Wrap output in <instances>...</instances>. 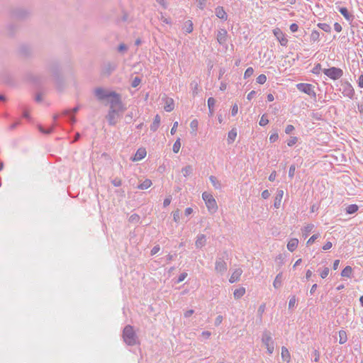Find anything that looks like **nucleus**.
Here are the masks:
<instances>
[{"label": "nucleus", "instance_id": "2", "mask_svg": "<svg viewBox=\"0 0 363 363\" xmlns=\"http://www.w3.org/2000/svg\"><path fill=\"white\" fill-rule=\"evenodd\" d=\"M110 107L109 109L125 111V107L122 103L121 95L115 91L112 93V95L108 99Z\"/></svg>", "mask_w": 363, "mask_h": 363}, {"label": "nucleus", "instance_id": "17", "mask_svg": "<svg viewBox=\"0 0 363 363\" xmlns=\"http://www.w3.org/2000/svg\"><path fill=\"white\" fill-rule=\"evenodd\" d=\"M242 273V270L240 268L236 269L231 274V276L229 279V281L230 283H234V282L238 281Z\"/></svg>", "mask_w": 363, "mask_h": 363}, {"label": "nucleus", "instance_id": "63", "mask_svg": "<svg viewBox=\"0 0 363 363\" xmlns=\"http://www.w3.org/2000/svg\"><path fill=\"white\" fill-rule=\"evenodd\" d=\"M238 105L236 104H235L232 106V109H231V114H232V116H235L238 113Z\"/></svg>", "mask_w": 363, "mask_h": 363}, {"label": "nucleus", "instance_id": "23", "mask_svg": "<svg viewBox=\"0 0 363 363\" xmlns=\"http://www.w3.org/2000/svg\"><path fill=\"white\" fill-rule=\"evenodd\" d=\"M281 358L283 361L289 362L291 359L290 353L286 347H281Z\"/></svg>", "mask_w": 363, "mask_h": 363}, {"label": "nucleus", "instance_id": "11", "mask_svg": "<svg viewBox=\"0 0 363 363\" xmlns=\"http://www.w3.org/2000/svg\"><path fill=\"white\" fill-rule=\"evenodd\" d=\"M217 41L220 45L226 44L228 40V32L225 28H220L218 31Z\"/></svg>", "mask_w": 363, "mask_h": 363}, {"label": "nucleus", "instance_id": "30", "mask_svg": "<svg viewBox=\"0 0 363 363\" xmlns=\"http://www.w3.org/2000/svg\"><path fill=\"white\" fill-rule=\"evenodd\" d=\"M209 180L211 182L212 185L217 189H220L221 188L220 182L217 179L216 177L211 175L209 177Z\"/></svg>", "mask_w": 363, "mask_h": 363}, {"label": "nucleus", "instance_id": "27", "mask_svg": "<svg viewBox=\"0 0 363 363\" xmlns=\"http://www.w3.org/2000/svg\"><path fill=\"white\" fill-rule=\"evenodd\" d=\"M352 268L350 266H347L342 269L341 276L343 277L350 278L352 277Z\"/></svg>", "mask_w": 363, "mask_h": 363}, {"label": "nucleus", "instance_id": "47", "mask_svg": "<svg viewBox=\"0 0 363 363\" xmlns=\"http://www.w3.org/2000/svg\"><path fill=\"white\" fill-rule=\"evenodd\" d=\"M264 310H265V304L263 303L261 306H259L258 311H257V314L260 319H262V315L264 312Z\"/></svg>", "mask_w": 363, "mask_h": 363}, {"label": "nucleus", "instance_id": "16", "mask_svg": "<svg viewBox=\"0 0 363 363\" xmlns=\"http://www.w3.org/2000/svg\"><path fill=\"white\" fill-rule=\"evenodd\" d=\"M206 235L203 234H199L197 235L195 245L197 248H201L206 245Z\"/></svg>", "mask_w": 363, "mask_h": 363}, {"label": "nucleus", "instance_id": "48", "mask_svg": "<svg viewBox=\"0 0 363 363\" xmlns=\"http://www.w3.org/2000/svg\"><path fill=\"white\" fill-rule=\"evenodd\" d=\"M141 82V79L140 77H135L133 81H132V83H131V85L133 87L135 88L137 87Z\"/></svg>", "mask_w": 363, "mask_h": 363}, {"label": "nucleus", "instance_id": "44", "mask_svg": "<svg viewBox=\"0 0 363 363\" xmlns=\"http://www.w3.org/2000/svg\"><path fill=\"white\" fill-rule=\"evenodd\" d=\"M254 73V69L252 67H248L245 72V74H244V78L245 79H247L249 78L250 77H251Z\"/></svg>", "mask_w": 363, "mask_h": 363}, {"label": "nucleus", "instance_id": "54", "mask_svg": "<svg viewBox=\"0 0 363 363\" xmlns=\"http://www.w3.org/2000/svg\"><path fill=\"white\" fill-rule=\"evenodd\" d=\"M128 50V47L124 43H121L118 47V51L119 52H125Z\"/></svg>", "mask_w": 363, "mask_h": 363}, {"label": "nucleus", "instance_id": "7", "mask_svg": "<svg viewBox=\"0 0 363 363\" xmlns=\"http://www.w3.org/2000/svg\"><path fill=\"white\" fill-rule=\"evenodd\" d=\"M323 72L329 78L333 80H337L341 78L343 75V71L340 68L330 67L328 69H323Z\"/></svg>", "mask_w": 363, "mask_h": 363}, {"label": "nucleus", "instance_id": "31", "mask_svg": "<svg viewBox=\"0 0 363 363\" xmlns=\"http://www.w3.org/2000/svg\"><path fill=\"white\" fill-rule=\"evenodd\" d=\"M152 184V181L150 179H147L143 183L139 184L137 188L143 190L147 189L151 186Z\"/></svg>", "mask_w": 363, "mask_h": 363}, {"label": "nucleus", "instance_id": "50", "mask_svg": "<svg viewBox=\"0 0 363 363\" xmlns=\"http://www.w3.org/2000/svg\"><path fill=\"white\" fill-rule=\"evenodd\" d=\"M322 70L321 65L318 63L315 65V67L312 69V72L315 74H318Z\"/></svg>", "mask_w": 363, "mask_h": 363}, {"label": "nucleus", "instance_id": "37", "mask_svg": "<svg viewBox=\"0 0 363 363\" xmlns=\"http://www.w3.org/2000/svg\"><path fill=\"white\" fill-rule=\"evenodd\" d=\"M317 26L326 33L331 32V27L329 24L325 23H319L317 24Z\"/></svg>", "mask_w": 363, "mask_h": 363}, {"label": "nucleus", "instance_id": "62", "mask_svg": "<svg viewBox=\"0 0 363 363\" xmlns=\"http://www.w3.org/2000/svg\"><path fill=\"white\" fill-rule=\"evenodd\" d=\"M160 247L158 245L154 246L152 247V249L151 250V252H150L151 255H154L157 254L160 251Z\"/></svg>", "mask_w": 363, "mask_h": 363}, {"label": "nucleus", "instance_id": "36", "mask_svg": "<svg viewBox=\"0 0 363 363\" xmlns=\"http://www.w3.org/2000/svg\"><path fill=\"white\" fill-rule=\"evenodd\" d=\"M281 279L282 273L278 274L273 283L274 288L278 289L281 286Z\"/></svg>", "mask_w": 363, "mask_h": 363}, {"label": "nucleus", "instance_id": "18", "mask_svg": "<svg viewBox=\"0 0 363 363\" xmlns=\"http://www.w3.org/2000/svg\"><path fill=\"white\" fill-rule=\"evenodd\" d=\"M342 93L344 96L352 99L354 96V91L350 84H347Z\"/></svg>", "mask_w": 363, "mask_h": 363}, {"label": "nucleus", "instance_id": "53", "mask_svg": "<svg viewBox=\"0 0 363 363\" xmlns=\"http://www.w3.org/2000/svg\"><path fill=\"white\" fill-rule=\"evenodd\" d=\"M295 170H296V166L295 164H291L289 167V177L292 179L294 177V174H295Z\"/></svg>", "mask_w": 363, "mask_h": 363}, {"label": "nucleus", "instance_id": "10", "mask_svg": "<svg viewBox=\"0 0 363 363\" xmlns=\"http://www.w3.org/2000/svg\"><path fill=\"white\" fill-rule=\"evenodd\" d=\"M273 33L282 46H286L288 40L279 28H277L274 29Z\"/></svg>", "mask_w": 363, "mask_h": 363}, {"label": "nucleus", "instance_id": "21", "mask_svg": "<svg viewBox=\"0 0 363 363\" xmlns=\"http://www.w3.org/2000/svg\"><path fill=\"white\" fill-rule=\"evenodd\" d=\"M146 150L145 148H139L134 157L133 160L135 161H139L143 159L146 156Z\"/></svg>", "mask_w": 363, "mask_h": 363}, {"label": "nucleus", "instance_id": "25", "mask_svg": "<svg viewBox=\"0 0 363 363\" xmlns=\"http://www.w3.org/2000/svg\"><path fill=\"white\" fill-rule=\"evenodd\" d=\"M245 294V289L244 287H240L239 289H236L234 291L233 295L235 299H239L242 297Z\"/></svg>", "mask_w": 363, "mask_h": 363}, {"label": "nucleus", "instance_id": "12", "mask_svg": "<svg viewBox=\"0 0 363 363\" xmlns=\"http://www.w3.org/2000/svg\"><path fill=\"white\" fill-rule=\"evenodd\" d=\"M216 16L223 20V21H227L228 19V15L224 10L223 6H218L215 9Z\"/></svg>", "mask_w": 363, "mask_h": 363}, {"label": "nucleus", "instance_id": "35", "mask_svg": "<svg viewBox=\"0 0 363 363\" xmlns=\"http://www.w3.org/2000/svg\"><path fill=\"white\" fill-rule=\"evenodd\" d=\"M339 343L340 344H344L347 342V333L345 330H340L339 331Z\"/></svg>", "mask_w": 363, "mask_h": 363}, {"label": "nucleus", "instance_id": "38", "mask_svg": "<svg viewBox=\"0 0 363 363\" xmlns=\"http://www.w3.org/2000/svg\"><path fill=\"white\" fill-rule=\"evenodd\" d=\"M313 224H308L306 226H305L303 229V236L305 238L308 237V234L313 230Z\"/></svg>", "mask_w": 363, "mask_h": 363}, {"label": "nucleus", "instance_id": "3", "mask_svg": "<svg viewBox=\"0 0 363 363\" xmlns=\"http://www.w3.org/2000/svg\"><path fill=\"white\" fill-rule=\"evenodd\" d=\"M123 112L124 111H120L118 109H108V113L106 116V118L108 124L111 126L115 125L121 118Z\"/></svg>", "mask_w": 363, "mask_h": 363}, {"label": "nucleus", "instance_id": "52", "mask_svg": "<svg viewBox=\"0 0 363 363\" xmlns=\"http://www.w3.org/2000/svg\"><path fill=\"white\" fill-rule=\"evenodd\" d=\"M173 219L175 222H178L180 219V211L179 209H177L176 211H173Z\"/></svg>", "mask_w": 363, "mask_h": 363}, {"label": "nucleus", "instance_id": "56", "mask_svg": "<svg viewBox=\"0 0 363 363\" xmlns=\"http://www.w3.org/2000/svg\"><path fill=\"white\" fill-rule=\"evenodd\" d=\"M296 302V296H293L290 298V300H289V308H294V307L295 306Z\"/></svg>", "mask_w": 363, "mask_h": 363}, {"label": "nucleus", "instance_id": "51", "mask_svg": "<svg viewBox=\"0 0 363 363\" xmlns=\"http://www.w3.org/2000/svg\"><path fill=\"white\" fill-rule=\"evenodd\" d=\"M111 183L114 186H120L122 184V180L116 177L111 180Z\"/></svg>", "mask_w": 363, "mask_h": 363}, {"label": "nucleus", "instance_id": "20", "mask_svg": "<svg viewBox=\"0 0 363 363\" xmlns=\"http://www.w3.org/2000/svg\"><path fill=\"white\" fill-rule=\"evenodd\" d=\"M174 100L171 98H167L165 99V104L164 106V109L167 112H170L174 109Z\"/></svg>", "mask_w": 363, "mask_h": 363}, {"label": "nucleus", "instance_id": "41", "mask_svg": "<svg viewBox=\"0 0 363 363\" xmlns=\"http://www.w3.org/2000/svg\"><path fill=\"white\" fill-rule=\"evenodd\" d=\"M181 147L180 138H178L173 145L172 150L174 153H177Z\"/></svg>", "mask_w": 363, "mask_h": 363}, {"label": "nucleus", "instance_id": "49", "mask_svg": "<svg viewBox=\"0 0 363 363\" xmlns=\"http://www.w3.org/2000/svg\"><path fill=\"white\" fill-rule=\"evenodd\" d=\"M199 122L196 119L191 121L190 127L194 131H196L198 129Z\"/></svg>", "mask_w": 363, "mask_h": 363}, {"label": "nucleus", "instance_id": "5", "mask_svg": "<svg viewBox=\"0 0 363 363\" xmlns=\"http://www.w3.org/2000/svg\"><path fill=\"white\" fill-rule=\"evenodd\" d=\"M202 198L204 200L206 207L209 211L214 213L217 211L218 206L216 201L211 194L207 192H203L202 194Z\"/></svg>", "mask_w": 363, "mask_h": 363}, {"label": "nucleus", "instance_id": "55", "mask_svg": "<svg viewBox=\"0 0 363 363\" xmlns=\"http://www.w3.org/2000/svg\"><path fill=\"white\" fill-rule=\"evenodd\" d=\"M297 140H298V139L296 137H291L290 139L288 140V141H287V145L289 147H291L296 143Z\"/></svg>", "mask_w": 363, "mask_h": 363}, {"label": "nucleus", "instance_id": "22", "mask_svg": "<svg viewBox=\"0 0 363 363\" xmlns=\"http://www.w3.org/2000/svg\"><path fill=\"white\" fill-rule=\"evenodd\" d=\"M160 124V116L158 114H157L154 118L152 123L150 125V130H152V132H155L158 129Z\"/></svg>", "mask_w": 363, "mask_h": 363}, {"label": "nucleus", "instance_id": "29", "mask_svg": "<svg viewBox=\"0 0 363 363\" xmlns=\"http://www.w3.org/2000/svg\"><path fill=\"white\" fill-rule=\"evenodd\" d=\"M359 209V207L357 204H350L347 206L345 208V211L347 214H352L356 213Z\"/></svg>", "mask_w": 363, "mask_h": 363}, {"label": "nucleus", "instance_id": "32", "mask_svg": "<svg viewBox=\"0 0 363 363\" xmlns=\"http://www.w3.org/2000/svg\"><path fill=\"white\" fill-rule=\"evenodd\" d=\"M190 87L192 91L193 96H195L198 94L199 82L194 80L190 84Z\"/></svg>", "mask_w": 363, "mask_h": 363}, {"label": "nucleus", "instance_id": "43", "mask_svg": "<svg viewBox=\"0 0 363 363\" xmlns=\"http://www.w3.org/2000/svg\"><path fill=\"white\" fill-rule=\"evenodd\" d=\"M267 81V77L265 74H259L257 77V82L259 84H263L266 82Z\"/></svg>", "mask_w": 363, "mask_h": 363}, {"label": "nucleus", "instance_id": "8", "mask_svg": "<svg viewBox=\"0 0 363 363\" xmlns=\"http://www.w3.org/2000/svg\"><path fill=\"white\" fill-rule=\"evenodd\" d=\"M113 91H108L101 87H97L94 90V95L99 101L108 100L112 95Z\"/></svg>", "mask_w": 363, "mask_h": 363}, {"label": "nucleus", "instance_id": "46", "mask_svg": "<svg viewBox=\"0 0 363 363\" xmlns=\"http://www.w3.org/2000/svg\"><path fill=\"white\" fill-rule=\"evenodd\" d=\"M196 2H197V6L201 10H203L206 5L207 0H196Z\"/></svg>", "mask_w": 363, "mask_h": 363}, {"label": "nucleus", "instance_id": "40", "mask_svg": "<svg viewBox=\"0 0 363 363\" xmlns=\"http://www.w3.org/2000/svg\"><path fill=\"white\" fill-rule=\"evenodd\" d=\"M318 271L320 272V276L321 277V278L325 279L328 277L330 272V269L329 267H325L322 270L319 269Z\"/></svg>", "mask_w": 363, "mask_h": 363}, {"label": "nucleus", "instance_id": "13", "mask_svg": "<svg viewBox=\"0 0 363 363\" xmlns=\"http://www.w3.org/2000/svg\"><path fill=\"white\" fill-rule=\"evenodd\" d=\"M284 191L281 189H277V194L274 198V206L276 208H279L281 205V201L283 198Z\"/></svg>", "mask_w": 363, "mask_h": 363}, {"label": "nucleus", "instance_id": "45", "mask_svg": "<svg viewBox=\"0 0 363 363\" xmlns=\"http://www.w3.org/2000/svg\"><path fill=\"white\" fill-rule=\"evenodd\" d=\"M268 123H269V120L267 119L266 115L265 114L262 115V116L261 117V119L259 122V125L264 126L267 124H268Z\"/></svg>", "mask_w": 363, "mask_h": 363}, {"label": "nucleus", "instance_id": "4", "mask_svg": "<svg viewBox=\"0 0 363 363\" xmlns=\"http://www.w3.org/2000/svg\"><path fill=\"white\" fill-rule=\"evenodd\" d=\"M262 342L266 346L268 353L272 354L274 350V342L269 331L264 330L263 332Z\"/></svg>", "mask_w": 363, "mask_h": 363}, {"label": "nucleus", "instance_id": "42", "mask_svg": "<svg viewBox=\"0 0 363 363\" xmlns=\"http://www.w3.org/2000/svg\"><path fill=\"white\" fill-rule=\"evenodd\" d=\"M79 110V106H75L74 108H72V110L66 109V110L63 111H62V114L63 116H67V115H69L70 113H77Z\"/></svg>", "mask_w": 363, "mask_h": 363}, {"label": "nucleus", "instance_id": "9", "mask_svg": "<svg viewBox=\"0 0 363 363\" xmlns=\"http://www.w3.org/2000/svg\"><path fill=\"white\" fill-rule=\"evenodd\" d=\"M215 270L221 274L227 271V264L222 258H218L216 261Z\"/></svg>", "mask_w": 363, "mask_h": 363}, {"label": "nucleus", "instance_id": "19", "mask_svg": "<svg viewBox=\"0 0 363 363\" xmlns=\"http://www.w3.org/2000/svg\"><path fill=\"white\" fill-rule=\"evenodd\" d=\"M298 240L296 238L291 239L287 244V249L290 252H294L298 247Z\"/></svg>", "mask_w": 363, "mask_h": 363}, {"label": "nucleus", "instance_id": "64", "mask_svg": "<svg viewBox=\"0 0 363 363\" xmlns=\"http://www.w3.org/2000/svg\"><path fill=\"white\" fill-rule=\"evenodd\" d=\"M357 84L359 88H363V74H362L360 76H359L357 79Z\"/></svg>", "mask_w": 363, "mask_h": 363}, {"label": "nucleus", "instance_id": "34", "mask_svg": "<svg viewBox=\"0 0 363 363\" xmlns=\"http://www.w3.org/2000/svg\"><path fill=\"white\" fill-rule=\"evenodd\" d=\"M55 125L54 124L52 126H50L49 128L45 129L41 125H39L38 126V128L39 131L43 134H50L51 133H52V131L55 128Z\"/></svg>", "mask_w": 363, "mask_h": 363}, {"label": "nucleus", "instance_id": "57", "mask_svg": "<svg viewBox=\"0 0 363 363\" xmlns=\"http://www.w3.org/2000/svg\"><path fill=\"white\" fill-rule=\"evenodd\" d=\"M319 237V234H314L307 241L308 245L312 244L316 239H318Z\"/></svg>", "mask_w": 363, "mask_h": 363}, {"label": "nucleus", "instance_id": "24", "mask_svg": "<svg viewBox=\"0 0 363 363\" xmlns=\"http://www.w3.org/2000/svg\"><path fill=\"white\" fill-rule=\"evenodd\" d=\"M216 104V99L213 97H210L208 99V106L209 110V115L212 116L214 113V106Z\"/></svg>", "mask_w": 363, "mask_h": 363}, {"label": "nucleus", "instance_id": "39", "mask_svg": "<svg viewBox=\"0 0 363 363\" xmlns=\"http://www.w3.org/2000/svg\"><path fill=\"white\" fill-rule=\"evenodd\" d=\"M320 33L318 30H313L310 35V40L311 42H315L319 40Z\"/></svg>", "mask_w": 363, "mask_h": 363}, {"label": "nucleus", "instance_id": "6", "mask_svg": "<svg viewBox=\"0 0 363 363\" xmlns=\"http://www.w3.org/2000/svg\"><path fill=\"white\" fill-rule=\"evenodd\" d=\"M296 86L299 91L306 94L313 99L316 98V93L313 85L307 83H299Z\"/></svg>", "mask_w": 363, "mask_h": 363}, {"label": "nucleus", "instance_id": "14", "mask_svg": "<svg viewBox=\"0 0 363 363\" xmlns=\"http://www.w3.org/2000/svg\"><path fill=\"white\" fill-rule=\"evenodd\" d=\"M117 67V64L113 62H108L105 65L103 72L104 73L110 75Z\"/></svg>", "mask_w": 363, "mask_h": 363}, {"label": "nucleus", "instance_id": "26", "mask_svg": "<svg viewBox=\"0 0 363 363\" xmlns=\"http://www.w3.org/2000/svg\"><path fill=\"white\" fill-rule=\"evenodd\" d=\"M193 29L194 26L192 21L191 20L186 21L184 23L183 30L187 33H191L193 31Z\"/></svg>", "mask_w": 363, "mask_h": 363}, {"label": "nucleus", "instance_id": "60", "mask_svg": "<svg viewBox=\"0 0 363 363\" xmlns=\"http://www.w3.org/2000/svg\"><path fill=\"white\" fill-rule=\"evenodd\" d=\"M186 277H187L186 272H182V274H180L178 277L177 283H180V282L183 281Z\"/></svg>", "mask_w": 363, "mask_h": 363}, {"label": "nucleus", "instance_id": "58", "mask_svg": "<svg viewBox=\"0 0 363 363\" xmlns=\"http://www.w3.org/2000/svg\"><path fill=\"white\" fill-rule=\"evenodd\" d=\"M22 109H23V117L28 120H30V114H29L28 109L26 108H23V107L22 108Z\"/></svg>", "mask_w": 363, "mask_h": 363}, {"label": "nucleus", "instance_id": "28", "mask_svg": "<svg viewBox=\"0 0 363 363\" xmlns=\"http://www.w3.org/2000/svg\"><path fill=\"white\" fill-rule=\"evenodd\" d=\"M237 136V131L235 129H232L228 132V142L229 144L233 143L235 140V138Z\"/></svg>", "mask_w": 363, "mask_h": 363}, {"label": "nucleus", "instance_id": "33", "mask_svg": "<svg viewBox=\"0 0 363 363\" xmlns=\"http://www.w3.org/2000/svg\"><path fill=\"white\" fill-rule=\"evenodd\" d=\"M182 172L183 175L186 177L192 174L193 168L191 165H186L182 169Z\"/></svg>", "mask_w": 363, "mask_h": 363}, {"label": "nucleus", "instance_id": "1", "mask_svg": "<svg viewBox=\"0 0 363 363\" xmlns=\"http://www.w3.org/2000/svg\"><path fill=\"white\" fill-rule=\"evenodd\" d=\"M122 337L125 343L129 346H135L140 343L133 327L130 325L125 326L123 330Z\"/></svg>", "mask_w": 363, "mask_h": 363}, {"label": "nucleus", "instance_id": "59", "mask_svg": "<svg viewBox=\"0 0 363 363\" xmlns=\"http://www.w3.org/2000/svg\"><path fill=\"white\" fill-rule=\"evenodd\" d=\"M279 138V135L277 133H272L269 137V140L271 143H274Z\"/></svg>", "mask_w": 363, "mask_h": 363}, {"label": "nucleus", "instance_id": "15", "mask_svg": "<svg viewBox=\"0 0 363 363\" xmlns=\"http://www.w3.org/2000/svg\"><path fill=\"white\" fill-rule=\"evenodd\" d=\"M338 11L340 13L345 17V18L348 21H352L354 20V16L351 14L347 8L345 7H340Z\"/></svg>", "mask_w": 363, "mask_h": 363}, {"label": "nucleus", "instance_id": "61", "mask_svg": "<svg viewBox=\"0 0 363 363\" xmlns=\"http://www.w3.org/2000/svg\"><path fill=\"white\" fill-rule=\"evenodd\" d=\"M294 130V125H287L286 128H285V133L286 134H290L291 133H292V131Z\"/></svg>", "mask_w": 363, "mask_h": 363}]
</instances>
